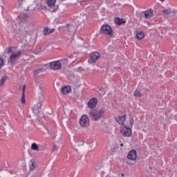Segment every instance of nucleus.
Masks as SVG:
<instances>
[{
  "label": "nucleus",
  "instance_id": "obj_1",
  "mask_svg": "<svg viewBox=\"0 0 177 177\" xmlns=\"http://www.w3.org/2000/svg\"><path fill=\"white\" fill-rule=\"evenodd\" d=\"M7 53H11L10 57L8 58V63L10 64H14L20 59L21 56V51L19 50H15V48L10 47L7 51Z\"/></svg>",
  "mask_w": 177,
  "mask_h": 177
},
{
  "label": "nucleus",
  "instance_id": "obj_2",
  "mask_svg": "<svg viewBox=\"0 0 177 177\" xmlns=\"http://www.w3.org/2000/svg\"><path fill=\"white\" fill-rule=\"evenodd\" d=\"M106 113V110L103 108L100 109H95L90 111L89 114L91 118L94 120V121H97L100 120V118H103L104 117V113Z\"/></svg>",
  "mask_w": 177,
  "mask_h": 177
},
{
  "label": "nucleus",
  "instance_id": "obj_3",
  "mask_svg": "<svg viewBox=\"0 0 177 177\" xmlns=\"http://www.w3.org/2000/svg\"><path fill=\"white\" fill-rule=\"evenodd\" d=\"M100 34H106V35L113 37V35H114V32H113V28H111L110 26L105 24L101 26Z\"/></svg>",
  "mask_w": 177,
  "mask_h": 177
},
{
  "label": "nucleus",
  "instance_id": "obj_4",
  "mask_svg": "<svg viewBox=\"0 0 177 177\" xmlns=\"http://www.w3.org/2000/svg\"><path fill=\"white\" fill-rule=\"evenodd\" d=\"M120 133L126 138H129L132 136V129L127 127V125L122 124L120 126Z\"/></svg>",
  "mask_w": 177,
  "mask_h": 177
},
{
  "label": "nucleus",
  "instance_id": "obj_5",
  "mask_svg": "<svg viewBox=\"0 0 177 177\" xmlns=\"http://www.w3.org/2000/svg\"><path fill=\"white\" fill-rule=\"evenodd\" d=\"M80 124L83 128L89 127V117L86 115H82L80 119Z\"/></svg>",
  "mask_w": 177,
  "mask_h": 177
},
{
  "label": "nucleus",
  "instance_id": "obj_6",
  "mask_svg": "<svg viewBox=\"0 0 177 177\" xmlns=\"http://www.w3.org/2000/svg\"><path fill=\"white\" fill-rule=\"evenodd\" d=\"M100 53L98 52H94L91 54V57L88 59V63L93 64V63H96L99 59H100Z\"/></svg>",
  "mask_w": 177,
  "mask_h": 177
},
{
  "label": "nucleus",
  "instance_id": "obj_7",
  "mask_svg": "<svg viewBox=\"0 0 177 177\" xmlns=\"http://www.w3.org/2000/svg\"><path fill=\"white\" fill-rule=\"evenodd\" d=\"M50 68L51 70H60L62 68V63L59 61H54L50 63Z\"/></svg>",
  "mask_w": 177,
  "mask_h": 177
},
{
  "label": "nucleus",
  "instance_id": "obj_8",
  "mask_svg": "<svg viewBox=\"0 0 177 177\" xmlns=\"http://www.w3.org/2000/svg\"><path fill=\"white\" fill-rule=\"evenodd\" d=\"M127 158L131 161H136V158H138V153L136 151H135V149L130 151L127 155Z\"/></svg>",
  "mask_w": 177,
  "mask_h": 177
},
{
  "label": "nucleus",
  "instance_id": "obj_9",
  "mask_svg": "<svg viewBox=\"0 0 177 177\" xmlns=\"http://www.w3.org/2000/svg\"><path fill=\"white\" fill-rule=\"evenodd\" d=\"M97 106V98H91L88 102V106L89 109H95Z\"/></svg>",
  "mask_w": 177,
  "mask_h": 177
},
{
  "label": "nucleus",
  "instance_id": "obj_10",
  "mask_svg": "<svg viewBox=\"0 0 177 177\" xmlns=\"http://www.w3.org/2000/svg\"><path fill=\"white\" fill-rule=\"evenodd\" d=\"M41 107H42V102H40L36 105H34L32 108V111L35 114H38L39 113V111L41 110Z\"/></svg>",
  "mask_w": 177,
  "mask_h": 177
},
{
  "label": "nucleus",
  "instance_id": "obj_11",
  "mask_svg": "<svg viewBox=\"0 0 177 177\" xmlns=\"http://www.w3.org/2000/svg\"><path fill=\"white\" fill-rule=\"evenodd\" d=\"M41 107H42V102H40L36 105H34L32 108V111L35 114H38L39 113V111L41 110Z\"/></svg>",
  "mask_w": 177,
  "mask_h": 177
},
{
  "label": "nucleus",
  "instance_id": "obj_12",
  "mask_svg": "<svg viewBox=\"0 0 177 177\" xmlns=\"http://www.w3.org/2000/svg\"><path fill=\"white\" fill-rule=\"evenodd\" d=\"M114 21L118 26H122V24H125V23H127V20H125V19H120L118 17L115 18Z\"/></svg>",
  "mask_w": 177,
  "mask_h": 177
},
{
  "label": "nucleus",
  "instance_id": "obj_13",
  "mask_svg": "<svg viewBox=\"0 0 177 177\" xmlns=\"http://www.w3.org/2000/svg\"><path fill=\"white\" fill-rule=\"evenodd\" d=\"M70 91H71V87L66 86L62 88L61 92L62 95H67L68 93H70Z\"/></svg>",
  "mask_w": 177,
  "mask_h": 177
},
{
  "label": "nucleus",
  "instance_id": "obj_14",
  "mask_svg": "<svg viewBox=\"0 0 177 177\" xmlns=\"http://www.w3.org/2000/svg\"><path fill=\"white\" fill-rule=\"evenodd\" d=\"M115 120L120 125H124V122H125V115L119 116L115 118Z\"/></svg>",
  "mask_w": 177,
  "mask_h": 177
},
{
  "label": "nucleus",
  "instance_id": "obj_15",
  "mask_svg": "<svg viewBox=\"0 0 177 177\" xmlns=\"http://www.w3.org/2000/svg\"><path fill=\"white\" fill-rule=\"evenodd\" d=\"M153 10L149 9L145 12V19H150L153 16Z\"/></svg>",
  "mask_w": 177,
  "mask_h": 177
},
{
  "label": "nucleus",
  "instance_id": "obj_16",
  "mask_svg": "<svg viewBox=\"0 0 177 177\" xmlns=\"http://www.w3.org/2000/svg\"><path fill=\"white\" fill-rule=\"evenodd\" d=\"M66 28H67V32L75 34V27H74L73 25H67Z\"/></svg>",
  "mask_w": 177,
  "mask_h": 177
},
{
  "label": "nucleus",
  "instance_id": "obj_17",
  "mask_svg": "<svg viewBox=\"0 0 177 177\" xmlns=\"http://www.w3.org/2000/svg\"><path fill=\"white\" fill-rule=\"evenodd\" d=\"M55 31V29H50L49 28H45L44 30V35H49V34H52Z\"/></svg>",
  "mask_w": 177,
  "mask_h": 177
},
{
  "label": "nucleus",
  "instance_id": "obj_18",
  "mask_svg": "<svg viewBox=\"0 0 177 177\" xmlns=\"http://www.w3.org/2000/svg\"><path fill=\"white\" fill-rule=\"evenodd\" d=\"M25 92H26V86H24L22 97H21V102L22 104H26V95L24 94Z\"/></svg>",
  "mask_w": 177,
  "mask_h": 177
},
{
  "label": "nucleus",
  "instance_id": "obj_19",
  "mask_svg": "<svg viewBox=\"0 0 177 177\" xmlns=\"http://www.w3.org/2000/svg\"><path fill=\"white\" fill-rule=\"evenodd\" d=\"M30 149L34 151H39V147H38V145L35 142L32 144Z\"/></svg>",
  "mask_w": 177,
  "mask_h": 177
},
{
  "label": "nucleus",
  "instance_id": "obj_20",
  "mask_svg": "<svg viewBox=\"0 0 177 177\" xmlns=\"http://www.w3.org/2000/svg\"><path fill=\"white\" fill-rule=\"evenodd\" d=\"M55 3H56V0H48L47 4L49 8H53L55 6Z\"/></svg>",
  "mask_w": 177,
  "mask_h": 177
},
{
  "label": "nucleus",
  "instance_id": "obj_21",
  "mask_svg": "<svg viewBox=\"0 0 177 177\" xmlns=\"http://www.w3.org/2000/svg\"><path fill=\"white\" fill-rule=\"evenodd\" d=\"M136 37L139 39V41H140V39H143V38H145V32H141L137 33Z\"/></svg>",
  "mask_w": 177,
  "mask_h": 177
},
{
  "label": "nucleus",
  "instance_id": "obj_22",
  "mask_svg": "<svg viewBox=\"0 0 177 177\" xmlns=\"http://www.w3.org/2000/svg\"><path fill=\"white\" fill-rule=\"evenodd\" d=\"M29 167L30 169H34V168L36 167L35 160H31L29 163Z\"/></svg>",
  "mask_w": 177,
  "mask_h": 177
},
{
  "label": "nucleus",
  "instance_id": "obj_23",
  "mask_svg": "<svg viewBox=\"0 0 177 177\" xmlns=\"http://www.w3.org/2000/svg\"><path fill=\"white\" fill-rule=\"evenodd\" d=\"M162 12H163V16L165 17H168V16H169V15H171V10H164L163 11H162Z\"/></svg>",
  "mask_w": 177,
  "mask_h": 177
},
{
  "label": "nucleus",
  "instance_id": "obj_24",
  "mask_svg": "<svg viewBox=\"0 0 177 177\" xmlns=\"http://www.w3.org/2000/svg\"><path fill=\"white\" fill-rule=\"evenodd\" d=\"M8 80V76H3L1 77V80L0 81V85L2 86L5 82H6V80Z\"/></svg>",
  "mask_w": 177,
  "mask_h": 177
},
{
  "label": "nucleus",
  "instance_id": "obj_25",
  "mask_svg": "<svg viewBox=\"0 0 177 177\" xmlns=\"http://www.w3.org/2000/svg\"><path fill=\"white\" fill-rule=\"evenodd\" d=\"M5 66V62L3 61V59H2V57L0 55V68H2Z\"/></svg>",
  "mask_w": 177,
  "mask_h": 177
},
{
  "label": "nucleus",
  "instance_id": "obj_26",
  "mask_svg": "<svg viewBox=\"0 0 177 177\" xmlns=\"http://www.w3.org/2000/svg\"><path fill=\"white\" fill-rule=\"evenodd\" d=\"M42 71H44L43 68H39V69L34 71V74H35V75H38V73H42Z\"/></svg>",
  "mask_w": 177,
  "mask_h": 177
},
{
  "label": "nucleus",
  "instance_id": "obj_27",
  "mask_svg": "<svg viewBox=\"0 0 177 177\" xmlns=\"http://www.w3.org/2000/svg\"><path fill=\"white\" fill-rule=\"evenodd\" d=\"M140 93L138 91H136L135 92H134V96L136 97H140Z\"/></svg>",
  "mask_w": 177,
  "mask_h": 177
},
{
  "label": "nucleus",
  "instance_id": "obj_28",
  "mask_svg": "<svg viewBox=\"0 0 177 177\" xmlns=\"http://www.w3.org/2000/svg\"><path fill=\"white\" fill-rule=\"evenodd\" d=\"M65 28H66V26H59V27H58L59 31H64Z\"/></svg>",
  "mask_w": 177,
  "mask_h": 177
},
{
  "label": "nucleus",
  "instance_id": "obj_29",
  "mask_svg": "<svg viewBox=\"0 0 177 177\" xmlns=\"http://www.w3.org/2000/svg\"><path fill=\"white\" fill-rule=\"evenodd\" d=\"M130 125H131V127L133 126V118L130 119Z\"/></svg>",
  "mask_w": 177,
  "mask_h": 177
},
{
  "label": "nucleus",
  "instance_id": "obj_30",
  "mask_svg": "<svg viewBox=\"0 0 177 177\" xmlns=\"http://www.w3.org/2000/svg\"><path fill=\"white\" fill-rule=\"evenodd\" d=\"M52 151H53V153H57V149H56V147H54V148L52 149Z\"/></svg>",
  "mask_w": 177,
  "mask_h": 177
},
{
  "label": "nucleus",
  "instance_id": "obj_31",
  "mask_svg": "<svg viewBox=\"0 0 177 177\" xmlns=\"http://www.w3.org/2000/svg\"><path fill=\"white\" fill-rule=\"evenodd\" d=\"M78 146H84V142L82 141L79 142Z\"/></svg>",
  "mask_w": 177,
  "mask_h": 177
},
{
  "label": "nucleus",
  "instance_id": "obj_32",
  "mask_svg": "<svg viewBox=\"0 0 177 177\" xmlns=\"http://www.w3.org/2000/svg\"><path fill=\"white\" fill-rule=\"evenodd\" d=\"M46 131H47L48 133H50V131H49V129L48 128H46Z\"/></svg>",
  "mask_w": 177,
  "mask_h": 177
},
{
  "label": "nucleus",
  "instance_id": "obj_33",
  "mask_svg": "<svg viewBox=\"0 0 177 177\" xmlns=\"http://www.w3.org/2000/svg\"><path fill=\"white\" fill-rule=\"evenodd\" d=\"M121 147H124V144H120Z\"/></svg>",
  "mask_w": 177,
  "mask_h": 177
},
{
  "label": "nucleus",
  "instance_id": "obj_34",
  "mask_svg": "<svg viewBox=\"0 0 177 177\" xmlns=\"http://www.w3.org/2000/svg\"><path fill=\"white\" fill-rule=\"evenodd\" d=\"M162 2H164V1H165V0H160Z\"/></svg>",
  "mask_w": 177,
  "mask_h": 177
},
{
  "label": "nucleus",
  "instance_id": "obj_35",
  "mask_svg": "<svg viewBox=\"0 0 177 177\" xmlns=\"http://www.w3.org/2000/svg\"><path fill=\"white\" fill-rule=\"evenodd\" d=\"M81 68H78V70H81Z\"/></svg>",
  "mask_w": 177,
  "mask_h": 177
}]
</instances>
